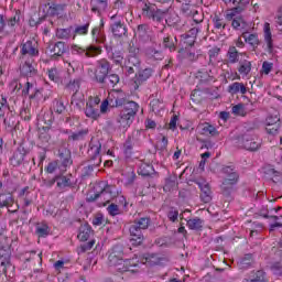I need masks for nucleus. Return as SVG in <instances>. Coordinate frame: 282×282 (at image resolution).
Returning a JSON list of instances; mask_svg holds the SVG:
<instances>
[{
    "label": "nucleus",
    "mask_w": 282,
    "mask_h": 282,
    "mask_svg": "<svg viewBox=\"0 0 282 282\" xmlns=\"http://www.w3.org/2000/svg\"><path fill=\"white\" fill-rule=\"evenodd\" d=\"M279 129H281V118H279V115L269 116L265 119L267 133H269V135H276Z\"/></svg>",
    "instance_id": "9"
},
{
    "label": "nucleus",
    "mask_w": 282,
    "mask_h": 282,
    "mask_svg": "<svg viewBox=\"0 0 282 282\" xmlns=\"http://www.w3.org/2000/svg\"><path fill=\"white\" fill-rule=\"evenodd\" d=\"M143 17L148 19H153V21H162L164 19V12H162L155 4H144Z\"/></svg>",
    "instance_id": "11"
},
{
    "label": "nucleus",
    "mask_w": 282,
    "mask_h": 282,
    "mask_svg": "<svg viewBox=\"0 0 282 282\" xmlns=\"http://www.w3.org/2000/svg\"><path fill=\"white\" fill-rule=\"evenodd\" d=\"M100 142H97L96 144H90V153H93L95 155V158H98V155H100Z\"/></svg>",
    "instance_id": "49"
},
{
    "label": "nucleus",
    "mask_w": 282,
    "mask_h": 282,
    "mask_svg": "<svg viewBox=\"0 0 282 282\" xmlns=\"http://www.w3.org/2000/svg\"><path fill=\"white\" fill-rule=\"evenodd\" d=\"M1 267L3 270L4 274H8V270H10V268H12V264H10V260H6V261H1Z\"/></svg>",
    "instance_id": "57"
},
{
    "label": "nucleus",
    "mask_w": 282,
    "mask_h": 282,
    "mask_svg": "<svg viewBox=\"0 0 282 282\" xmlns=\"http://www.w3.org/2000/svg\"><path fill=\"white\" fill-rule=\"evenodd\" d=\"M35 232L39 237L45 238L52 232V228L46 223H39L35 226Z\"/></svg>",
    "instance_id": "25"
},
{
    "label": "nucleus",
    "mask_w": 282,
    "mask_h": 282,
    "mask_svg": "<svg viewBox=\"0 0 282 282\" xmlns=\"http://www.w3.org/2000/svg\"><path fill=\"white\" fill-rule=\"evenodd\" d=\"M164 46L167 47L169 50L173 51L175 50V45H173V43L170 42L169 37H164Z\"/></svg>",
    "instance_id": "60"
},
{
    "label": "nucleus",
    "mask_w": 282,
    "mask_h": 282,
    "mask_svg": "<svg viewBox=\"0 0 282 282\" xmlns=\"http://www.w3.org/2000/svg\"><path fill=\"white\" fill-rule=\"evenodd\" d=\"M169 129L171 131H175V129H177V116L174 115L171 120H170V123H169Z\"/></svg>",
    "instance_id": "53"
},
{
    "label": "nucleus",
    "mask_w": 282,
    "mask_h": 282,
    "mask_svg": "<svg viewBox=\"0 0 282 282\" xmlns=\"http://www.w3.org/2000/svg\"><path fill=\"white\" fill-rule=\"evenodd\" d=\"M238 72L241 76H248V74L252 72V63H250L249 61H245L240 64Z\"/></svg>",
    "instance_id": "36"
},
{
    "label": "nucleus",
    "mask_w": 282,
    "mask_h": 282,
    "mask_svg": "<svg viewBox=\"0 0 282 282\" xmlns=\"http://www.w3.org/2000/svg\"><path fill=\"white\" fill-rule=\"evenodd\" d=\"M213 23H214V28H216V30H224V29H226V22L223 20L221 17H219L217 14L214 15Z\"/></svg>",
    "instance_id": "39"
},
{
    "label": "nucleus",
    "mask_w": 282,
    "mask_h": 282,
    "mask_svg": "<svg viewBox=\"0 0 282 282\" xmlns=\"http://www.w3.org/2000/svg\"><path fill=\"white\" fill-rule=\"evenodd\" d=\"M91 34H93V39H95L96 41H100L102 39L99 28L93 29Z\"/></svg>",
    "instance_id": "56"
},
{
    "label": "nucleus",
    "mask_w": 282,
    "mask_h": 282,
    "mask_svg": "<svg viewBox=\"0 0 282 282\" xmlns=\"http://www.w3.org/2000/svg\"><path fill=\"white\" fill-rule=\"evenodd\" d=\"M21 54H22L21 61H25L26 58H34V56H39L36 42L26 41L24 44H22Z\"/></svg>",
    "instance_id": "10"
},
{
    "label": "nucleus",
    "mask_w": 282,
    "mask_h": 282,
    "mask_svg": "<svg viewBox=\"0 0 282 282\" xmlns=\"http://www.w3.org/2000/svg\"><path fill=\"white\" fill-rule=\"evenodd\" d=\"M116 107H120L124 102V94L120 90H112L108 95V99H105L100 105L99 97H90L86 104L85 116L91 120H98L100 113H107L109 109V101L113 102Z\"/></svg>",
    "instance_id": "1"
},
{
    "label": "nucleus",
    "mask_w": 282,
    "mask_h": 282,
    "mask_svg": "<svg viewBox=\"0 0 282 282\" xmlns=\"http://www.w3.org/2000/svg\"><path fill=\"white\" fill-rule=\"evenodd\" d=\"M248 282H267L265 281V273L263 271H257L252 279Z\"/></svg>",
    "instance_id": "42"
},
{
    "label": "nucleus",
    "mask_w": 282,
    "mask_h": 282,
    "mask_svg": "<svg viewBox=\"0 0 282 282\" xmlns=\"http://www.w3.org/2000/svg\"><path fill=\"white\" fill-rule=\"evenodd\" d=\"M47 173H54L56 171V163H50L46 167Z\"/></svg>",
    "instance_id": "64"
},
{
    "label": "nucleus",
    "mask_w": 282,
    "mask_h": 282,
    "mask_svg": "<svg viewBox=\"0 0 282 282\" xmlns=\"http://www.w3.org/2000/svg\"><path fill=\"white\" fill-rule=\"evenodd\" d=\"M107 210L109 215H111V217H116V215H120V208L116 204H110Z\"/></svg>",
    "instance_id": "47"
},
{
    "label": "nucleus",
    "mask_w": 282,
    "mask_h": 282,
    "mask_svg": "<svg viewBox=\"0 0 282 282\" xmlns=\"http://www.w3.org/2000/svg\"><path fill=\"white\" fill-rule=\"evenodd\" d=\"M72 54H78L79 56H96L100 54V47L90 45L87 48H83L76 44L70 46Z\"/></svg>",
    "instance_id": "12"
},
{
    "label": "nucleus",
    "mask_w": 282,
    "mask_h": 282,
    "mask_svg": "<svg viewBox=\"0 0 282 282\" xmlns=\"http://www.w3.org/2000/svg\"><path fill=\"white\" fill-rule=\"evenodd\" d=\"M86 134H87V130H80L77 132H73L68 138L69 140L78 141V140H83V138H85Z\"/></svg>",
    "instance_id": "43"
},
{
    "label": "nucleus",
    "mask_w": 282,
    "mask_h": 282,
    "mask_svg": "<svg viewBox=\"0 0 282 282\" xmlns=\"http://www.w3.org/2000/svg\"><path fill=\"white\" fill-rule=\"evenodd\" d=\"M145 32H147V25L145 24H141V25L138 26L137 34H139V36H144Z\"/></svg>",
    "instance_id": "59"
},
{
    "label": "nucleus",
    "mask_w": 282,
    "mask_h": 282,
    "mask_svg": "<svg viewBox=\"0 0 282 282\" xmlns=\"http://www.w3.org/2000/svg\"><path fill=\"white\" fill-rule=\"evenodd\" d=\"M203 224L204 220L196 217L187 220V228H189V230H200Z\"/></svg>",
    "instance_id": "35"
},
{
    "label": "nucleus",
    "mask_w": 282,
    "mask_h": 282,
    "mask_svg": "<svg viewBox=\"0 0 282 282\" xmlns=\"http://www.w3.org/2000/svg\"><path fill=\"white\" fill-rule=\"evenodd\" d=\"M239 12H241L239 8L230 9L227 11L226 19L227 21H232L231 26L234 30L243 32V30H248V22H246L241 15H237Z\"/></svg>",
    "instance_id": "7"
},
{
    "label": "nucleus",
    "mask_w": 282,
    "mask_h": 282,
    "mask_svg": "<svg viewBox=\"0 0 282 282\" xmlns=\"http://www.w3.org/2000/svg\"><path fill=\"white\" fill-rule=\"evenodd\" d=\"M155 170L153 169V165L151 163L141 162L139 164L138 173L139 175H142L143 177H148L149 175H153Z\"/></svg>",
    "instance_id": "21"
},
{
    "label": "nucleus",
    "mask_w": 282,
    "mask_h": 282,
    "mask_svg": "<svg viewBox=\"0 0 282 282\" xmlns=\"http://www.w3.org/2000/svg\"><path fill=\"white\" fill-rule=\"evenodd\" d=\"M89 32V23L84 25H78L75 29L73 28V39H76V36H85Z\"/></svg>",
    "instance_id": "34"
},
{
    "label": "nucleus",
    "mask_w": 282,
    "mask_h": 282,
    "mask_svg": "<svg viewBox=\"0 0 282 282\" xmlns=\"http://www.w3.org/2000/svg\"><path fill=\"white\" fill-rule=\"evenodd\" d=\"M226 6L229 8L235 9L238 8V10H243V7L248 6V0H223Z\"/></svg>",
    "instance_id": "28"
},
{
    "label": "nucleus",
    "mask_w": 282,
    "mask_h": 282,
    "mask_svg": "<svg viewBox=\"0 0 282 282\" xmlns=\"http://www.w3.org/2000/svg\"><path fill=\"white\" fill-rule=\"evenodd\" d=\"M51 56H63L66 52L65 44L63 42H57L48 46Z\"/></svg>",
    "instance_id": "18"
},
{
    "label": "nucleus",
    "mask_w": 282,
    "mask_h": 282,
    "mask_svg": "<svg viewBox=\"0 0 282 282\" xmlns=\"http://www.w3.org/2000/svg\"><path fill=\"white\" fill-rule=\"evenodd\" d=\"M241 36L245 40V42L248 43V45H251V47H258L259 46V35L242 33Z\"/></svg>",
    "instance_id": "30"
},
{
    "label": "nucleus",
    "mask_w": 282,
    "mask_h": 282,
    "mask_svg": "<svg viewBox=\"0 0 282 282\" xmlns=\"http://www.w3.org/2000/svg\"><path fill=\"white\" fill-rule=\"evenodd\" d=\"M10 111V106L8 105V99L4 97L0 98V117L3 118L6 113Z\"/></svg>",
    "instance_id": "40"
},
{
    "label": "nucleus",
    "mask_w": 282,
    "mask_h": 282,
    "mask_svg": "<svg viewBox=\"0 0 282 282\" xmlns=\"http://www.w3.org/2000/svg\"><path fill=\"white\" fill-rule=\"evenodd\" d=\"M67 87L72 91H78V89L80 87V80H78V79L70 80L69 84L67 85Z\"/></svg>",
    "instance_id": "51"
},
{
    "label": "nucleus",
    "mask_w": 282,
    "mask_h": 282,
    "mask_svg": "<svg viewBox=\"0 0 282 282\" xmlns=\"http://www.w3.org/2000/svg\"><path fill=\"white\" fill-rule=\"evenodd\" d=\"M111 30H112V34L113 36H124V34H127V26H124V24H122V22L120 21H116L111 24Z\"/></svg>",
    "instance_id": "23"
},
{
    "label": "nucleus",
    "mask_w": 282,
    "mask_h": 282,
    "mask_svg": "<svg viewBox=\"0 0 282 282\" xmlns=\"http://www.w3.org/2000/svg\"><path fill=\"white\" fill-rule=\"evenodd\" d=\"M96 199H100L102 206H107V204L112 202V199H115L116 204H119V206H122L123 208L129 206L127 198L122 194H119L116 187L108 185L105 181L99 182L95 186L94 196H88V202H96Z\"/></svg>",
    "instance_id": "2"
},
{
    "label": "nucleus",
    "mask_w": 282,
    "mask_h": 282,
    "mask_svg": "<svg viewBox=\"0 0 282 282\" xmlns=\"http://www.w3.org/2000/svg\"><path fill=\"white\" fill-rule=\"evenodd\" d=\"M91 237V226L85 224L82 225L79 228V234L77 235V238L79 241H87Z\"/></svg>",
    "instance_id": "24"
},
{
    "label": "nucleus",
    "mask_w": 282,
    "mask_h": 282,
    "mask_svg": "<svg viewBox=\"0 0 282 282\" xmlns=\"http://www.w3.org/2000/svg\"><path fill=\"white\" fill-rule=\"evenodd\" d=\"M26 153L28 151H25V148H23V145H20L11 158L12 166H21V164H23V160H25Z\"/></svg>",
    "instance_id": "15"
},
{
    "label": "nucleus",
    "mask_w": 282,
    "mask_h": 282,
    "mask_svg": "<svg viewBox=\"0 0 282 282\" xmlns=\"http://www.w3.org/2000/svg\"><path fill=\"white\" fill-rule=\"evenodd\" d=\"M198 33H199V28L195 26L189 30L188 34L182 35V39L184 43H186L189 46H193L195 44V39L197 37Z\"/></svg>",
    "instance_id": "19"
},
{
    "label": "nucleus",
    "mask_w": 282,
    "mask_h": 282,
    "mask_svg": "<svg viewBox=\"0 0 282 282\" xmlns=\"http://www.w3.org/2000/svg\"><path fill=\"white\" fill-rule=\"evenodd\" d=\"M19 23V18L13 17L11 20H9L8 25L9 28H14Z\"/></svg>",
    "instance_id": "62"
},
{
    "label": "nucleus",
    "mask_w": 282,
    "mask_h": 282,
    "mask_svg": "<svg viewBox=\"0 0 282 282\" xmlns=\"http://www.w3.org/2000/svg\"><path fill=\"white\" fill-rule=\"evenodd\" d=\"M48 78L53 83H61L63 80V73L58 70L57 68H51L47 70Z\"/></svg>",
    "instance_id": "32"
},
{
    "label": "nucleus",
    "mask_w": 282,
    "mask_h": 282,
    "mask_svg": "<svg viewBox=\"0 0 282 282\" xmlns=\"http://www.w3.org/2000/svg\"><path fill=\"white\" fill-rule=\"evenodd\" d=\"M180 217V212H177L176 209H171L167 214V218L170 219V221H177Z\"/></svg>",
    "instance_id": "52"
},
{
    "label": "nucleus",
    "mask_w": 282,
    "mask_h": 282,
    "mask_svg": "<svg viewBox=\"0 0 282 282\" xmlns=\"http://www.w3.org/2000/svg\"><path fill=\"white\" fill-rule=\"evenodd\" d=\"M232 113L234 116H246V107L243 104H238L232 107Z\"/></svg>",
    "instance_id": "41"
},
{
    "label": "nucleus",
    "mask_w": 282,
    "mask_h": 282,
    "mask_svg": "<svg viewBox=\"0 0 282 282\" xmlns=\"http://www.w3.org/2000/svg\"><path fill=\"white\" fill-rule=\"evenodd\" d=\"M120 83V77L117 74H111L108 76V85L109 87H116Z\"/></svg>",
    "instance_id": "46"
},
{
    "label": "nucleus",
    "mask_w": 282,
    "mask_h": 282,
    "mask_svg": "<svg viewBox=\"0 0 282 282\" xmlns=\"http://www.w3.org/2000/svg\"><path fill=\"white\" fill-rule=\"evenodd\" d=\"M57 39H62L67 41L69 39H74V26H69L67 29H58L56 31Z\"/></svg>",
    "instance_id": "26"
},
{
    "label": "nucleus",
    "mask_w": 282,
    "mask_h": 282,
    "mask_svg": "<svg viewBox=\"0 0 282 282\" xmlns=\"http://www.w3.org/2000/svg\"><path fill=\"white\" fill-rule=\"evenodd\" d=\"M228 91L232 96H235L236 94H242L243 95V94L248 93V88H246V86L242 83L235 82L234 84L228 86Z\"/></svg>",
    "instance_id": "20"
},
{
    "label": "nucleus",
    "mask_w": 282,
    "mask_h": 282,
    "mask_svg": "<svg viewBox=\"0 0 282 282\" xmlns=\"http://www.w3.org/2000/svg\"><path fill=\"white\" fill-rule=\"evenodd\" d=\"M238 147H242L247 151H257L261 147V139L252 132H247L238 139Z\"/></svg>",
    "instance_id": "6"
},
{
    "label": "nucleus",
    "mask_w": 282,
    "mask_h": 282,
    "mask_svg": "<svg viewBox=\"0 0 282 282\" xmlns=\"http://www.w3.org/2000/svg\"><path fill=\"white\" fill-rule=\"evenodd\" d=\"M196 184H198V187L202 191V200L205 204H208V202H210V199H213V192L210 191V185L208 184V182H206L205 180H199L196 182Z\"/></svg>",
    "instance_id": "13"
},
{
    "label": "nucleus",
    "mask_w": 282,
    "mask_h": 282,
    "mask_svg": "<svg viewBox=\"0 0 282 282\" xmlns=\"http://www.w3.org/2000/svg\"><path fill=\"white\" fill-rule=\"evenodd\" d=\"M21 61V74H23V76H34V74H36V68H34V58H26Z\"/></svg>",
    "instance_id": "14"
},
{
    "label": "nucleus",
    "mask_w": 282,
    "mask_h": 282,
    "mask_svg": "<svg viewBox=\"0 0 282 282\" xmlns=\"http://www.w3.org/2000/svg\"><path fill=\"white\" fill-rule=\"evenodd\" d=\"M53 268L56 270V272H61L65 268V261L58 260L53 264Z\"/></svg>",
    "instance_id": "55"
},
{
    "label": "nucleus",
    "mask_w": 282,
    "mask_h": 282,
    "mask_svg": "<svg viewBox=\"0 0 282 282\" xmlns=\"http://www.w3.org/2000/svg\"><path fill=\"white\" fill-rule=\"evenodd\" d=\"M53 111H55V113H63V111H65V105H63L62 101L54 100L53 101Z\"/></svg>",
    "instance_id": "44"
},
{
    "label": "nucleus",
    "mask_w": 282,
    "mask_h": 282,
    "mask_svg": "<svg viewBox=\"0 0 282 282\" xmlns=\"http://www.w3.org/2000/svg\"><path fill=\"white\" fill-rule=\"evenodd\" d=\"M149 228V218H140L130 227V243L132 246H140L144 241V236H142V230Z\"/></svg>",
    "instance_id": "5"
},
{
    "label": "nucleus",
    "mask_w": 282,
    "mask_h": 282,
    "mask_svg": "<svg viewBox=\"0 0 282 282\" xmlns=\"http://www.w3.org/2000/svg\"><path fill=\"white\" fill-rule=\"evenodd\" d=\"M263 36L264 43L267 44L268 52H272L274 44L272 42V31L270 30V23H264L263 25Z\"/></svg>",
    "instance_id": "16"
},
{
    "label": "nucleus",
    "mask_w": 282,
    "mask_h": 282,
    "mask_svg": "<svg viewBox=\"0 0 282 282\" xmlns=\"http://www.w3.org/2000/svg\"><path fill=\"white\" fill-rule=\"evenodd\" d=\"M14 204V197L12 194H0V208L9 207Z\"/></svg>",
    "instance_id": "33"
},
{
    "label": "nucleus",
    "mask_w": 282,
    "mask_h": 282,
    "mask_svg": "<svg viewBox=\"0 0 282 282\" xmlns=\"http://www.w3.org/2000/svg\"><path fill=\"white\" fill-rule=\"evenodd\" d=\"M138 109H140V106L135 101H128L123 106V111L120 112L118 122L119 128L123 131H127L131 124H133V120L135 118V115L138 113Z\"/></svg>",
    "instance_id": "4"
},
{
    "label": "nucleus",
    "mask_w": 282,
    "mask_h": 282,
    "mask_svg": "<svg viewBox=\"0 0 282 282\" xmlns=\"http://www.w3.org/2000/svg\"><path fill=\"white\" fill-rule=\"evenodd\" d=\"M107 219H105V215L102 214H97L95 218L93 219V226H102Z\"/></svg>",
    "instance_id": "45"
},
{
    "label": "nucleus",
    "mask_w": 282,
    "mask_h": 282,
    "mask_svg": "<svg viewBox=\"0 0 282 282\" xmlns=\"http://www.w3.org/2000/svg\"><path fill=\"white\" fill-rule=\"evenodd\" d=\"M262 72H263V74H267V75L270 74V72H272V63L263 62Z\"/></svg>",
    "instance_id": "54"
},
{
    "label": "nucleus",
    "mask_w": 282,
    "mask_h": 282,
    "mask_svg": "<svg viewBox=\"0 0 282 282\" xmlns=\"http://www.w3.org/2000/svg\"><path fill=\"white\" fill-rule=\"evenodd\" d=\"M223 173H225V180L223 182L221 188L223 191H230V188H232V186L239 182V174L232 166H225L223 169Z\"/></svg>",
    "instance_id": "8"
},
{
    "label": "nucleus",
    "mask_w": 282,
    "mask_h": 282,
    "mask_svg": "<svg viewBox=\"0 0 282 282\" xmlns=\"http://www.w3.org/2000/svg\"><path fill=\"white\" fill-rule=\"evenodd\" d=\"M152 74H153V70L151 68H145V69L141 70L137 78V83H144V80H149V78H151Z\"/></svg>",
    "instance_id": "38"
},
{
    "label": "nucleus",
    "mask_w": 282,
    "mask_h": 282,
    "mask_svg": "<svg viewBox=\"0 0 282 282\" xmlns=\"http://www.w3.org/2000/svg\"><path fill=\"white\" fill-rule=\"evenodd\" d=\"M10 89H12V91H19V89H21V84L18 80H13L10 84Z\"/></svg>",
    "instance_id": "58"
},
{
    "label": "nucleus",
    "mask_w": 282,
    "mask_h": 282,
    "mask_svg": "<svg viewBox=\"0 0 282 282\" xmlns=\"http://www.w3.org/2000/svg\"><path fill=\"white\" fill-rule=\"evenodd\" d=\"M107 74H109V64L104 63L98 67L96 79L99 83H105V78H107Z\"/></svg>",
    "instance_id": "27"
},
{
    "label": "nucleus",
    "mask_w": 282,
    "mask_h": 282,
    "mask_svg": "<svg viewBox=\"0 0 282 282\" xmlns=\"http://www.w3.org/2000/svg\"><path fill=\"white\" fill-rule=\"evenodd\" d=\"M30 91H39L36 90V86L32 83H30V80L26 82V87L25 89L22 90V94H24V96H28V94H30Z\"/></svg>",
    "instance_id": "50"
},
{
    "label": "nucleus",
    "mask_w": 282,
    "mask_h": 282,
    "mask_svg": "<svg viewBox=\"0 0 282 282\" xmlns=\"http://www.w3.org/2000/svg\"><path fill=\"white\" fill-rule=\"evenodd\" d=\"M50 14L56 15L63 12V6L61 4H52L48 9Z\"/></svg>",
    "instance_id": "48"
},
{
    "label": "nucleus",
    "mask_w": 282,
    "mask_h": 282,
    "mask_svg": "<svg viewBox=\"0 0 282 282\" xmlns=\"http://www.w3.org/2000/svg\"><path fill=\"white\" fill-rule=\"evenodd\" d=\"M131 150H132L131 144L126 143V144L123 145V152H124V154H126L127 158H129V154L131 153Z\"/></svg>",
    "instance_id": "61"
},
{
    "label": "nucleus",
    "mask_w": 282,
    "mask_h": 282,
    "mask_svg": "<svg viewBox=\"0 0 282 282\" xmlns=\"http://www.w3.org/2000/svg\"><path fill=\"white\" fill-rule=\"evenodd\" d=\"M122 56L120 54H113V61L115 63H117V65H121L122 64Z\"/></svg>",
    "instance_id": "63"
},
{
    "label": "nucleus",
    "mask_w": 282,
    "mask_h": 282,
    "mask_svg": "<svg viewBox=\"0 0 282 282\" xmlns=\"http://www.w3.org/2000/svg\"><path fill=\"white\" fill-rule=\"evenodd\" d=\"M91 10L94 12H105L107 10V0H91Z\"/></svg>",
    "instance_id": "29"
},
{
    "label": "nucleus",
    "mask_w": 282,
    "mask_h": 282,
    "mask_svg": "<svg viewBox=\"0 0 282 282\" xmlns=\"http://www.w3.org/2000/svg\"><path fill=\"white\" fill-rule=\"evenodd\" d=\"M203 133H205L206 135H219V131H217V128H215V126L210 124V123H205L203 126Z\"/></svg>",
    "instance_id": "37"
},
{
    "label": "nucleus",
    "mask_w": 282,
    "mask_h": 282,
    "mask_svg": "<svg viewBox=\"0 0 282 282\" xmlns=\"http://www.w3.org/2000/svg\"><path fill=\"white\" fill-rule=\"evenodd\" d=\"M227 58L231 65H235V63H239V51H237V47L230 46L227 52Z\"/></svg>",
    "instance_id": "31"
},
{
    "label": "nucleus",
    "mask_w": 282,
    "mask_h": 282,
    "mask_svg": "<svg viewBox=\"0 0 282 282\" xmlns=\"http://www.w3.org/2000/svg\"><path fill=\"white\" fill-rule=\"evenodd\" d=\"M108 261L110 265L117 268L118 272H128L130 268H135L138 261L135 259L123 260L122 259V247H113L108 256Z\"/></svg>",
    "instance_id": "3"
},
{
    "label": "nucleus",
    "mask_w": 282,
    "mask_h": 282,
    "mask_svg": "<svg viewBox=\"0 0 282 282\" xmlns=\"http://www.w3.org/2000/svg\"><path fill=\"white\" fill-rule=\"evenodd\" d=\"M162 261H164V258L160 257V254L151 253L144 256L141 263H149V265H162Z\"/></svg>",
    "instance_id": "17"
},
{
    "label": "nucleus",
    "mask_w": 282,
    "mask_h": 282,
    "mask_svg": "<svg viewBox=\"0 0 282 282\" xmlns=\"http://www.w3.org/2000/svg\"><path fill=\"white\" fill-rule=\"evenodd\" d=\"M54 184H57V188L63 191V188L72 186V181L67 176H59L51 181V186Z\"/></svg>",
    "instance_id": "22"
}]
</instances>
